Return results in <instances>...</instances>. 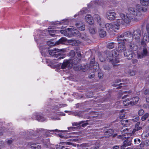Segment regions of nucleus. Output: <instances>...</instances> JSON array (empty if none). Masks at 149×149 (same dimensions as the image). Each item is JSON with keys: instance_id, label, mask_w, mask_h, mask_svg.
Returning a JSON list of instances; mask_svg holds the SVG:
<instances>
[{"instance_id": "obj_53", "label": "nucleus", "mask_w": 149, "mask_h": 149, "mask_svg": "<svg viewBox=\"0 0 149 149\" xmlns=\"http://www.w3.org/2000/svg\"><path fill=\"white\" fill-rule=\"evenodd\" d=\"M49 131H50V132H58V131H59V130H57V129H56L54 130H49Z\"/></svg>"}, {"instance_id": "obj_5", "label": "nucleus", "mask_w": 149, "mask_h": 149, "mask_svg": "<svg viewBox=\"0 0 149 149\" xmlns=\"http://www.w3.org/2000/svg\"><path fill=\"white\" fill-rule=\"evenodd\" d=\"M132 33L129 31H127L123 33L117 38V41H126L130 43L132 42V38L131 37Z\"/></svg>"}, {"instance_id": "obj_63", "label": "nucleus", "mask_w": 149, "mask_h": 149, "mask_svg": "<svg viewBox=\"0 0 149 149\" xmlns=\"http://www.w3.org/2000/svg\"><path fill=\"white\" fill-rule=\"evenodd\" d=\"M94 77V75L93 74H92L89 76V77L90 78H93Z\"/></svg>"}, {"instance_id": "obj_54", "label": "nucleus", "mask_w": 149, "mask_h": 149, "mask_svg": "<svg viewBox=\"0 0 149 149\" xmlns=\"http://www.w3.org/2000/svg\"><path fill=\"white\" fill-rule=\"evenodd\" d=\"M146 29L148 33L149 34V25H147L146 26Z\"/></svg>"}, {"instance_id": "obj_57", "label": "nucleus", "mask_w": 149, "mask_h": 149, "mask_svg": "<svg viewBox=\"0 0 149 149\" xmlns=\"http://www.w3.org/2000/svg\"><path fill=\"white\" fill-rule=\"evenodd\" d=\"M127 146H126L125 145V144H124L123 143V145L121 147L120 149H124Z\"/></svg>"}, {"instance_id": "obj_19", "label": "nucleus", "mask_w": 149, "mask_h": 149, "mask_svg": "<svg viewBox=\"0 0 149 149\" xmlns=\"http://www.w3.org/2000/svg\"><path fill=\"white\" fill-rule=\"evenodd\" d=\"M132 100L130 102L131 105L136 104L139 101V98L138 97H134L132 99Z\"/></svg>"}, {"instance_id": "obj_49", "label": "nucleus", "mask_w": 149, "mask_h": 149, "mask_svg": "<svg viewBox=\"0 0 149 149\" xmlns=\"http://www.w3.org/2000/svg\"><path fill=\"white\" fill-rule=\"evenodd\" d=\"M110 68V67L109 65L105 66L104 67V69L107 70H109Z\"/></svg>"}, {"instance_id": "obj_64", "label": "nucleus", "mask_w": 149, "mask_h": 149, "mask_svg": "<svg viewBox=\"0 0 149 149\" xmlns=\"http://www.w3.org/2000/svg\"><path fill=\"white\" fill-rule=\"evenodd\" d=\"M7 142L8 144H11L12 143V141L11 140H8Z\"/></svg>"}, {"instance_id": "obj_29", "label": "nucleus", "mask_w": 149, "mask_h": 149, "mask_svg": "<svg viewBox=\"0 0 149 149\" xmlns=\"http://www.w3.org/2000/svg\"><path fill=\"white\" fill-rule=\"evenodd\" d=\"M84 121V122L83 123H82V126L83 127H85L86 126H87L88 125H91L93 123L91 122L90 123V121L88 120H86V121Z\"/></svg>"}, {"instance_id": "obj_8", "label": "nucleus", "mask_w": 149, "mask_h": 149, "mask_svg": "<svg viewBox=\"0 0 149 149\" xmlns=\"http://www.w3.org/2000/svg\"><path fill=\"white\" fill-rule=\"evenodd\" d=\"M71 28L65 29L64 30H62L60 31L61 33L64 36H68L69 34V32H72L73 31H75L77 29H75L73 26H70Z\"/></svg>"}, {"instance_id": "obj_32", "label": "nucleus", "mask_w": 149, "mask_h": 149, "mask_svg": "<svg viewBox=\"0 0 149 149\" xmlns=\"http://www.w3.org/2000/svg\"><path fill=\"white\" fill-rule=\"evenodd\" d=\"M81 112H75L74 113L73 115L75 116H77L79 117L82 118L83 117L81 113Z\"/></svg>"}, {"instance_id": "obj_47", "label": "nucleus", "mask_w": 149, "mask_h": 149, "mask_svg": "<svg viewBox=\"0 0 149 149\" xmlns=\"http://www.w3.org/2000/svg\"><path fill=\"white\" fill-rule=\"evenodd\" d=\"M132 63L134 64H136L138 63L137 60L135 59L132 60Z\"/></svg>"}, {"instance_id": "obj_41", "label": "nucleus", "mask_w": 149, "mask_h": 149, "mask_svg": "<svg viewBox=\"0 0 149 149\" xmlns=\"http://www.w3.org/2000/svg\"><path fill=\"white\" fill-rule=\"evenodd\" d=\"M130 130V129H129L128 128H126V129H124L123 130H122L121 131V132H122V133L123 134H124L126 133H128L129 134L130 133L128 132L127 131L129 130Z\"/></svg>"}, {"instance_id": "obj_56", "label": "nucleus", "mask_w": 149, "mask_h": 149, "mask_svg": "<svg viewBox=\"0 0 149 149\" xmlns=\"http://www.w3.org/2000/svg\"><path fill=\"white\" fill-rule=\"evenodd\" d=\"M144 93V94L145 95H147L149 93L148 90H146L145 91Z\"/></svg>"}, {"instance_id": "obj_25", "label": "nucleus", "mask_w": 149, "mask_h": 149, "mask_svg": "<svg viewBox=\"0 0 149 149\" xmlns=\"http://www.w3.org/2000/svg\"><path fill=\"white\" fill-rule=\"evenodd\" d=\"M143 41L145 42H149V34L146 33H145L144 35L143 38Z\"/></svg>"}, {"instance_id": "obj_34", "label": "nucleus", "mask_w": 149, "mask_h": 149, "mask_svg": "<svg viewBox=\"0 0 149 149\" xmlns=\"http://www.w3.org/2000/svg\"><path fill=\"white\" fill-rule=\"evenodd\" d=\"M75 55V52L74 50H71L70 52L69 56L71 58H74Z\"/></svg>"}, {"instance_id": "obj_38", "label": "nucleus", "mask_w": 149, "mask_h": 149, "mask_svg": "<svg viewBox=\"0 0 149 149\" xmlns=\"http://www.w3.org/2000/svg\"><path fill=\"white\" fill-rule=\"evenodd\" d=\"M89 31L92 34H94L95 33V29L92 27L89 28Z\"/></svg>"}, {"instance_id": "obj_24", "label": "nucleus", "mask_w": 149, "mask_h": 149, "mask_svg": "<svg viewBox=\"0 0 149 149\" xmlns=\"http://www.w3.org/2000/svg\"><path fill=\"white\" fill-rule=\"evenodd\" d=\"M130 47L132 50L136 51L137 49V46L134 43H131L130 45Z\"/></svg>"}, {"instance_id": "obj_62", "label": "nucleus", "mask_w": 149, "mask_h": 149, "mask_svg": "<svg viewBox=\"0 0 149 149\" xmlns=\"http://www.w3.org/2000/svg\"><path fill=\"white\" fill-rule=\"evenodd\" d=\"M130 92H131V91H124V92H123V93H122V94H123V93H130Z\"/></svg>"}, {"instance_id": "obj_12", "label": "nucleus", "mask_w": 149, "mask_h": 149, "mask_svg": "<svg viewBox=\"0 0 149 149\" xmlns=\"http://www.w3.org/2000/svg\"><path fill=\"white\" fill-rule=\"evenodd\" d=\"M148 51L147 49L146 48L143 49V51L141 53H137V58L138 59L142 58L145 56H147Z\"/></svg>"}, {"instance_id": "obj_37", "label": "nucleus", "mask_w": 149, "mask_h": 149, "mask_svg": "<svg viewBox=\"0 0 149 149\" xmlns=\"http://www.w3.org/2000/svg\"><path fill=\"white\" fill-rule=\"evenodd\" d=\"M128 73L131 76H134L135 74V71L133 70H129Z\"/></svg>"}, {"instance_id": "obj_45", "label": "nucleus", "mask_w": 149, "mask_h": 149, "mask_svg": "<svg viewBox=\"0 0 149 149\" xmlns=\"http://www.w3.org/2000/svg\"><path fill=\"white\" fill-rule=\"evenodd\" d=\"M61 143H63V144L65 145H71L72 144V143H71L69 142H61Z\"/></svg>"}, {"instance_id": "obj_28", "label": "nucleus", "mask_w": 149, "mask_h": 149, "mask_svg": "<svg viewBox=\"0 0 149 149\" xmlns=\"http://www.w3.org/2000/svg\"><path fill=\"white\" fill-rule=\"evenodd\" d=\"M130 100L129 99H127L126 100H124L123 102V104L125 106H127L129 105H131L130 102H129Z\"/></svg>"}, {"instance_id": "obj_40", "label": "nucleus", "mask_w": 149, "mask_h": 149, "mask_svg": "<svg viewBox=\"0 0 149 149\" xmlns=\"http://www.w3.org/2000/svg\"><path fill=\"white\" fill-rule=\"evenodd\" d=\"M47 44L49 46H52L55 45H57V44L56 43V42L55 43H54V42H52L51 41H48L47 42Z\"/></svg>"}, {"instance_id": "obj_51", "label": "nucleus", "mask_w": 149, "mask_h": 149, "mask_svg": "<svg viewBox=\"0 0 149 149\" xmlns=\"http://www.w3.org/2000/svg\"><path fill=\"white\" fill-rule=\"evenodd\" d=\"M48 31H49V33H55L56 32V30H48Z\"/></svg>"}, {"instance_id": "obj_48", "label": "nucleus", "mask_w": 149, "mask_h": 149, "mask_svg": "<svg viewBox=\"0 0 149 149\" xmlns=\"http://www.w3.org/2000/svg\"><path fill=\"white\" fill-rule=\"evenodd\" d=\"M65 148V147L64 146H59L58 147L56 148V149H63V148Z\"/></svg>"}, {"instance_id": "obj_52", "label": "nucleus", "mask_w": 149, "mask_h": 149, "mask_svg": "<svg viewBox=\"0 0 149 149\" xmlns=\"http://www.w3.org/2000/svg\"><path fill=\"white\" fill-rule=\"evenodd\" d=\"M125 116V115L124 114H121L120 116V119H122L124 118Z\"/></svg>"}, {"instance_id": "obj_55", "label": "nucleus", "mask_w": 149, "mask_h": 149, "mask_svg": "<svg viewBox=\"0 0 149 149\" xmlns=\"http://www.w3.org/2000/svg\"><path fill=\"white\" fill-rule=\"evenodd\" d=\"M136 130V129L135 128V129H134L132 131V133H130L131 134H133Z\"/></svg>"}, {"instance_id": "obj_39", "label": "nucleus", "mask_w": 149, "mask_h": 149, "mask_svg": "<svg viewBox=\"0 0 149 149\" xmlns=\"http://www.w3.org/2000/svg\"><path fill=\"white\" fill-rule=\"evenodd\" d=\"M139 118L138 116H136L135 117H134L132 120H130V121L131 120L133 121L134 122H136L137 121L139 120Z\"/></svg>"}, {"instance_id": "obj_2", "label": "nucleus", "mask_w": 149, "mask_h": 149, "mask_svg": "<svg viewBox=\"0 0 149 149\" xmlns=\"http://www.w3.org/2000/svg\"><path fill=\"white\" fill-rule=\"evenodd\" d=\"M110 52L109 51H107V53L104 52L102 54H101L100 52H98L99 59L100 61L103 62L105 61V56H106L107 59L111 62L113 66L116 65H117L116 64L119 62V60L117 58L114 57L112 55H110L108 53Z\"/></svg>"}, {"instance_id": "obj_27", "label": "nucleus", "mask_w": 149, "mask_h": 149, "mask_svg": "<svg viewBox=\"0 0 149 149\" xmlns=\"http://www.w3.org/2000/svg\"><path fill=\"white\" fill-rule=\"evenodd\" d=\"M35 116L36 119L38 121L42 122L45 120V118L42 116L39 115H36Z\"/></svg>"}, {"instance_id": "obj_10", "label": "nucleus", "mask_w": 149, "mask_h": 149, "mask_svg": "<svg viewBox=\"0 0 149 149\" xmlns=\"http://www.w3.org/2000/svg\"><path fill=\"white\" fill-rule=\"evenodd\" d=\"M72 34L73 36L77 37L78 36L84 40H87L88 39V37L86 36L85 33H83L81 34L79 32H77L72 33Z\"/></svg>"}, {"instance_id": "obj_20", "label": "nucleus", "mask_w": 149, "mask_h": 149, "mask_svg": "<svg viewBox=\"0 0 149 149\" xmlns=\"http://www.w3.org/2000/svg\"><path fill=\"white\" fill-rule=\"evenodd\" d=\"M114 24L112 23H107L105 25V27L106 29L109 30L111 29H115Z\"/></svg>"}, {"instance_id": "obj_26", "label": "nucleus", "mask_w": 149, "mask_h": 149, "mask_svg": "<svg viewBox=\"0 0 149 149\" xmlns=\"http://www.w3.org/2000/svg\"><path fill=\"white\" fill-rule=\"evenodd\" d=\"M66 41L65 38H62L60 39L58 41L56 42L57 45H58L60 44H63Z\"/></svg>"}, {"instance_id": "obj_21", "label": "nucleus", "mask_w": 149, "mask_h": 149, "mask_svg": "<svg viewBox=\"0 0 149 149\" xmlns=\"http://www.w3.org/2000/svg\"><path fill=\"white\" fill-rule=\"evenodd\" d=\"M113 130L111 129L106 131L104 133V135L106 137H109L113 134Z\"/></svg>"}, {"instance_id": "obj_42", "label": "nucleus", "mask_w": 149, "mask_h": 149, "mask_svg": "<svg viewBox=\"0 0 149 149\" xmlns=\"http://www.w3.org/2000/svg\"><path fill=\"white\" fill-rule=\"evenodd\" d=\"M141 140L140 139L136 138L134 139V142L135 144H138L140 143Z\"/></svg>"}, {"instance_id": "obj_13", "label": "nucleus", "mask_w": 149, "mask_h": 149, "mask_svg": "<svg viewBox=\"0 0 149 149\" xmlns=\"http://www.w3.org/2000/svg\"><path fill=\"white\" fill-rule=\"evenodd\" d=\"M124 56L128 59H131L134 55V54L132 51L126 50L124 53Z\"/></svg>"}, {"instance_id": "obj_4", "label": "nucleus", "mask_w": 149, "mask_h": 149, "mask_svg": "<svg viewBox=\"0 0 149 149\" xmlns=\"http://www.w3.org/2000/svg\"><path fill=\"white\" fill-rule=\"evenodd\" d=\"M128 13V12L127 13L126 16L123 14H120V16L122 19H117L116 21L113 24L114 26V27H115V29H119V26L121 25H123L124 22H125L126 23H129L131 21V20L135 21L134 19H130V21L128 22H126V21H125V19H127V18H126V17H127Z\"/></svg>"}, {"instance_id": "obj_36", "label": "nucleus", "mask_w": 149, "mask_h": 149, "mask_svg": "<svg viewBox=\"0 0 149 149\" xmlns=\"http://www.w3.org/2000/svg\"><path fill=\"white\" fill-rule=\"evenodd\" d=\"M114 43L113 42H110L108 43L107 45V47L109 49H112L114 47Z\"/></svg>"}, {"instance_id": "obj_44", "label": "nucleus", "mask_w": 149, "mask_h": 149, "mask_svg": "<svg viewBox=\"0 0 149 149\" xmlns=\"http://www.w3.org/2000/svg\"><path fill=\"white\" fill-rule=\"evenodd\" d=\"M98 4V3L97 1H92L90 3L89 5H91L92 4V5H93L94 6H95Z\"/></svg>"}, {"instance_id": "obj_59", "label": "nucleus", "mask_w": 149, "mask_h": 149, "mask_svg": "<svg viewBox=\"0 0 149 149\" xmlns=\"http://www.w3.org/2000/svg\"><path fill=\"white\" fill-rule=\"evenodd\" d=\"M118 148L119 146H114L113 148V149H118Z\"/></svg>"}, {"instance_id": "obj_16", "label": "nucleus", "mask_w": 149, "mask_h": 149, "mask_svg": "<svg viewBox=\"0 0 149 149\" xmlns=\"http://www.w3.org/2000/svg\"><path fill=\"white\" fill-rule=\"evenodd\" d=\"M93 17L94 20L99 23L100 25H101L102 21L100 16L97 14H95L94 15Z\"/></svg>"}, {"instance_id": "obj_43", "label": "nucleus", "mask_w": 149, "mask_h": 149, "mask_svg": "<svg viewBox=\"0 0 149 149\" xmlns=\"http://www.w3.org/2000/svg\"><path fill=\"white\" fill-rule=\"evenodd\" d=\"M144 113V111L142 109H140L138 111V114L140 116L142 115Z\"/></svg>"}, {"instance_id": "obj_3", "label": "nucleus", "mask_w": 149, "mask_h": 149, "mask_svg": "<svg viewBox=\"0 0 149 149\" xmlns=\"http://www.w3.org/2000/svg\"><path fill=\"white\" fill-rule=\"evenodd\" d=\"M80 61V59L77 57L72 60L70 59L68 60H64L61 66V68L62 69L66 68L69 69L72 67V63L76 65L79 63Z\"/></svg>"}, {"instance_id": "obj_30", "label": "nucleus", "mask_w": 149, "mask_h": 149, "mask_svg": "<svg viewBox=\"0 0 149 149\" xmlns=\"http://www.w3.org/2000/svg\"><path fill=\"white\" fill-rule=\"evenodd\" d=\"M124 144L126 146H130L131 144V141L128 139H126L123 142Z\"/></svg>"}, {"instance_id": "obj_18", "label": "nucleus", "mask_w": 149, "mask_h": 149, "mask_svg": "<svg viewBox=\"0 0 149 149\" xmlns=\"http://www.w3.org/2000/svg\"><path fill=\"white\" fill-rule=\"evenodd\" d=\"M121 123L123 125L127 127L131 124L130 120H123L121 121Z\"/></svg>"}, {"instance_id": "obj_23", "label": "nucleus", "mask_w": 149, "mask_h": 149, "mask_svg": "<svg viewBox=\"0 0 149 149\" xmlns=\"http://www.w3.org/2000/svg\"><path fill=\"white\" fill-rule=\"evenodd\" d=\"M76 25L77 28L80 30L84 31L85 29V25L84 24H79L77 23L76 24Z\"/></svg>"}, {"instance_id": "obj_61", "label": "nucleus", "mask_w": 149, "mask_h": 149, "mask_svg": "<svg viewBox=\"0 0 149 149\" xmlns=\"http://www.w3.org/2000/svg\"><path fill=\"white\" fill-rule=\"evenodd\" d=\"M128 96L127 95H125L123 96L122 97V99H123L126 98L127 96Z\"/></svg>"}, {"instance_id": "obj_35", "label": "nucleus", "mask_w": 149, "mask_h": 149, "mask_svg": "<svg viewBox=\"0 0 149 149\" xmlns=\"http://www.w3.org/2000/svg\"><path fill=\"white\" fill-rule=\"evenodd\" d=\"M149 116V114L148 113H145L141 117V120L143 121H144Z\"/></svg>"}, {"instance_id": "obj_31", "label": "nucleus", "mask_w": 149, "mask_h": 149, "mask_svg": "<svg viewBox=\"0 0 149 149\" xmlns=\"http://www.w3.org/2000/svg\"><path fill=\"white\" fill-rule=\"evenodd\" d=\"M140 124V123L139 122H138L136 124L135 127V128L136 129V130H141L142 129L141 127H139Z\"/></svg>"}, {"instance_id": "obj_1", "label": "nucleus", "mask_w": 149, "mask_h": 149, "mask_svg": "<svg viewBox=\"0 0 149 149\" xmlns=\"http://www.w3.org/2000/svg\"><path fill=\"white\" fill-rule=\"evenodd\" d=\"M140 3L143 6L137 5L135 8H128V13L126 17L127 19H125L126 22H129L131 19L136 21H139L143 17V13L149 10V0H141Z\"/></svg>"}, {"instance_id": "obj_50", "label": "nucleus", "mask_w": 149, "mask_h": 149, "mask_svg": "<svg viewBox=\"0 0 149 149\" xmlns=\"http://www.w3.org/2000/svg\"><path fill=\"white\" fill-rule=\"evenodd\" d=\"M76 128L75 127H69L68 128V130L70 131L72 130H74V129H75Z\"/></svg>"}, {"instance_id": "obj_33", "label": "nucleus", "mask_w": 149, "mask_h": 149, "mask_svg": "<svg viewBox=\"0 0 149 149\" xmlns=\"http://www.w3.org/2000/svg\"><path fill=\"white\" fill-rule=\"evenodd\" d=\"M84 122V121H81L79 122V123L74 122L72 123V125L73 126H78L81 124V123H83Z\"/></svg>"}, {"instance_id": "obj_17", "label": "nucleus", "mask_w": 149, "mask_h": 149, "mask_svg": "<svg viewBox=\"0 0 149 149\" xmlns=\"http://www.w3.org/2000/svg\"><path fill=\"white\" fill-rule=\"evenodd\" d=\"M68 43L70 45L73 46H78L80 43V42L76 40H69L68 41Z\"/></svg>"}, {"instance_id": "obj_46", "label": "nucleus", "mask_w": 149, "mask_h": 149, "mask_svg": "<svg viewBox=\"0 0 149 149\" xmlns=\"http://www.w3.org/2000/svg\"><path fill=\"white\" fill-rule=\"evenodd\" d=\"M98 77L100 79H102L103 77V74L102 72H99L98 73Z\"/></svg>"}, {"instance_id": "obj_60", "label": "nucleus", "mask_w": 149, "mask_h": 149, "mask_svg": "<svg viewBox=\"0 0 149 149\" xmlns=\"http://www.w3.org/2000/svg\"><path fill=\"white\" fill-rule=\"evenodd\" d=\"M81 55V54L80 52H77V55L79 57H80Z\"/></svg>"}, {"instance_id": "obj_22", "label": "nucleus", "mask_w": 149, "mask_h": 149, "mask_svg": "<svg viewBox=\"0 0 149 149\" xmlns=\"http://www.w3.org/2000/svg\"><path fill=\"white\" fill-rule=\"evenodd\" d=\"M99 33L100 36L102 38L104 37L106 35V31L102 29H100Z\"/></svg>"}, {"instance_id": "obj_6", "label": "nucleus", "mask_w": 149, "mask_h": 149, "mask_svg": "<svg viewBox=\"0 0 149 149\" xmlns=\"http://www.w3.org/2000/svg\"><path fill=\"white\" fill-rule=\"evenodd\" d=\"M118 49L116 50H113L111 51L110 52H109V54L110 55H112L115 57H116L119 60L118 58L117 57V56L119 54L118 53L121 52H125L126 49L125 46L123 42L119 43L118 42Z\"/></svg>"}, {"instance_id": "obj_11", "label": "nucleus", "mask_w": 149, "mask_h": 149, "mask_svg": "<svg viewBox=\"0 0 149 149\" xmlns=\"http://www.w3.org/2000/svg\"><path fill=\"white\" fill-rule=\"evenodd\" d=\"M116 13L112 11H110L107 12L106 14V17L109 20H113L116 18Z\"/></svg>"}, {"instance_id": "obj_15", "label": "nucleus", "mask_w": 149, "mask_h": 149, "mask_svg": "<svg viewBox=\"0 0 149 149\" xmlns=\"http://www.w3.org/2000/svg\"><path fill=\"white\" fill-rule=\"evenodd\" d=\"M28 146L30 147V149H40V146L38 144H32L29 143Z\"/></svg>"}, {"instance_id": "obj_9", "label": "nucleus", "mask_w": 149, "mask_h": 149, "mask_svg": "<svg viewBox=\"0 0 149 149\" xmlns=\"http://www.w3.org/2000/svg\"><path fill=\"white\" fill-rule=\"evenodd\" d=\"M133 37L136 41H139L141 36V31L139 29H136L134 31L133 33Z\"/></svg>"}, {"instance_id": "obj_14", "label": "nucleus", "mask_w": 149, "mask_h": 149, "mask_svg": "<svg viewBox=\"0 0 149 149\" xmlns=\"http://www.w3.org/2000/svg\"><path fill=\"white\" fill-rule=\"evenodd\" d=\"M85 20L87 23L90 24H92L94 23L92 16L89 14L87 15L85 17Z\"/></svg>"}, {"instance_id": "obj_58", "label": "nucleus", "mask_w": 149, "mask_h": 149, "mask_svg": "<svg viewBox=\"0 0 149 149\" xmlns=\"http://www.w3.org/2000/svg\"><path fill=\"white\" fill-rule=\"evenodd\" d=\"M140 147H143L144 146V143L141 142L140 145Z\"/></svg>"}, {"instance_id": "obj_7", "label": "nucleus", "mask_w": 149, "mask_h": 149, "mask_svg": "<svg viewBox=\"0 0 149 149\" xmlns=\"http://www.w3.org/2000/svg\"><path fill=\"white\" fill-rule=\"evenodd\" d=\"M48 52L50 55L56 57L58 59H63L65 57V56L63 54H61L60 53L56 54V52H59V50L58 49H54L52 50H49Z\"/></svg>"}]
</instances>
